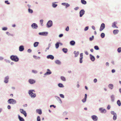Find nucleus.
<instances>
[{
  "instance_id": "nucleus-57",
  "label": "nucleus",
  "mask_w": 121,
  "mask_h": 121,
  "mask_svg": "<svg viewBox=\"0 0 121 121\" xmlns=\"http://www.w3.org/2000/svg\"><path fill=\"white\" fill-rule=\"evenodd\" d=\"M63 35V34H61L60 35H59V37H62Z\"/></svg>"
},
{
  "instance_id": "nucleus-20",
  "label": "nucleus",
  "mask_w": 121,
  "mask_h": 121,
  "mask_svg": "<svg viewBox=\"0 0 121 121\" xmlns=\"http://www.w3.org/2000/svg\"><path fill=\"white\" fill-rule=\"evenodd\" d=\"M119 32V30H113V33L114 35L117 34Z\"/></svg>"
},
{
  "instance_id": "nucleus-30",
  "label": "nucleus",
  "mask_w": 121,
  "mask_h": 121,
  "mask_svg": "<svg viewBox=\"0 0 121 121\" xmlns=\"http://www.w3.org/2000/svg\"><path fill=\"white\" fill-rule=\"evenodd\" d=\"M62 50L64 52L66 53L67 52L68 49L67 48H64L62 49Z\"/></svg>"
},
{
  "instance_id": "nucleus-60",
  "label": "nucleus",
  "mask_w": 121,
  "mask_h": 121,
  "mask_svg": "<svg viewBox=\"0 0 121 121\" xmlns=\"http://www.w3.org/2000/svg\"><path fill=\"white\" fill-rule=\"evenodd\" d=\"M106 64L107 66H109V63L108 62H107L106 63Z\"/></svg>"
},
{
  "instance_id": "nucleus-43",
  "label": "nucleus",
  "mask_w": 121,
  "mask_h": 121,
  "mask_svg": "<svg viewBox=\"0 0 121 121\" xmlns=\"http://www.w3.org/2000/svg\"><path fill=\"white\" fill-rule=\"evenodd\" d=\"M117 51L119 52H121V48H119L117 49Z\"/></svg>"
},
{
  "instance_id": "nucleus-46",
  "label": "nucleus",
  "mask_w": 121,
  "mask_h": 121,
  "mask_svg": "<svg viewBox=\"0 0 121 121\" xmlns=\"http://www.w3.org/2000/svg\"><path fill=\"white\" fill-rule=\"evenodd\" d=\"M60 97L62 98H64V95L62 94H60Z\"/></svg>"
},
{
  "instance_id": "nucleus-52",
  "label": "nucleus",
  "mask_w": 121,
  "mask_h": 121,
  "mask_svg": "<svg viewBox=\"0 0 121 121\" xmlns=\"http://www.w3.org/2000/svg\"><path fill=\"white\" fill-rule=\"evenodd\" d=\"M111 113L112 114H113L114 115V114H116L113 111H111Z\"/></svg>"
},
{
  "instance_id": "nucleus-26",
  "label": "nucleus",
  "mask_w": 121,
  "mask_h": 121,
  "mask_svg": "<svg viewBox=\"0 0 121 121\" xmlns=\"http://www.w3.org/2000/svg\"><path fill=\"white\" fill-rule=\"evenodd\" d=\"M39 42H35L34 44V47H37L39 44Z\"/></svg>"
},
{
  "instance_id": "nucleus-1",
  "label": "nucleus",
  "mask_w": 121,
  "mask_h": 121,
  "mask_svg": "<svg viewBox=\"0 0 121 121\" xmlns=\"http://www.w3.org/2000/svg\"><path fill=\"white\" fill-rule=\"evenodd\" d=\"M10 58L12 60L15 61H17L19 60L18 58L16 56H11L10 57Z\"/></svg>"
},
{
  "instance_id": "nucleus-41",
  "label": "nucleus",
  "mask_w": 121,
  "mask_h": 121,
  "mask_svg": "<svg viewBox=\"0 0 121 121\" xmlns=\"http://www.w3.org/2000/svg\"><path fill=\"white\" fill-rule=\"evenodd\" d=\"M56 47V48H57L59 47V43H57L55 44Z\"/></svg>"
},
{
  "instance_id": "nucleus-24",
  "label": "nucleus",
  "mask_w": 121,
  "mask_h": 121,
  "mask_svg": "<svg viewBox=\"0 0 121 121\" xmlns=\"http://www.w3.org/2000/svg\"><path fill=\"white\" fill-rule=\"evenodd\" d=\"M18 118L20 121H24V120L23 118L21 117L19 115H18Z\"/></svg>"
},
{
  "instance_id": "nucleus-21",
  "label": "nucleus",
  "mask_w": 121,
  "mask_h": 121,
  "mask_svg": "<svg viewBox=\"0 0 121 121\" xmlns=\"http://www.w3.org/2000/svg\"><path fill=\"white\" fill-rule=\"evenodd\" d=\"M36 112L39 114H41L42 112L41 110L39 109H37L36 110Z\"/></svg>"
},
{
  "instance_id": "nucleus-19",
  "label": "nucleus",
  "mask_w": 121,
  "mask_h": 121,
  "mask_svg": "<svg viewBox=\"0 0 121 121\" xmlns=\"http://www.w3.org/2000/svg\"><path fill=\"white\" fill-rule=\"evenodd\" d=\"M24 50V47L23 46H21L19 47V50L20 51H22Z\"/></svg>"
},
{
  "instance_id": "nucleus-16",
  "label": "nucleus",
  "mask_w": 121,
  "mask_h": 121,
  "mask_svg": "<svg viewBox=\"0 0 121 121\" xmlns=\"http://www.w3.org/2000/svg\"><path fill=\"white\" fill-rule=\"evenodd\" d=\"M90 56L91 60L93 61H94L95 60V57L91 54H90Z\"/></svg>"
},
{
  "instance_id": "nucleus-13",
  "label": "nucleus",
  "mask_w": 121,
  "mask_h": 121,
  "mask_svg": "<svg viewBox=\"0 0 121 121\" xmlns=\"http://www.w3.org/2000/svg\"><path fill=\"white\" fill-rule=\"evenodd\" d=\"M47 58L48 59H50L51 60H53L54 59V56L52 55H49L47 56Z\"/></svg>"
},
{
  "instance_id": "nucleus-40",
  "label": "nucleus",
  "mask_w": 121,
  "mask_h": 121,
  "mask_svg": "<svg viewBox=\"0 0 121 121\" xmlns=\"http://www.w3.org/2000/svg\"><path fill=\"white\" fill-rule=\"evenodd\" d=\"M95 49L97 50H98L99 49V48L98 46H96L94 47Z\"/></svg>"
},
{
  "instance_id": "nucleus-18",
  "label": "nucleus",
  "mask_w": 121,
  "mask_h": 121,
  "mask_svg": "<svg viewBox=\"0 0 121 121\" xmlns=\"http://www.w3.org/2000/svg\"><path fill=\"white\" fill-rule=\"evenodd\" d=\"M115 22H113L112 24V27L114 28H117L118 27L117 26Z\"/></svg>"
},
{
  "instance_id": "nucleus-6",
  "label": "nucleus",
  "mask_w": 121,
  "mask_h": 121,
  "mask_svg": "<svg viewBox=\"0 0 121 121\" xmlns=\"http://www.w3.org/2000/svg\"><path fill=\"white\" fill-rule=\"evenodd\" d=\"M20 111L24 115L25 117H26L27 114L25 111H24L23 109H20Z\"/></svg>"
},
{
  "instance_id": "nucleus-12",
  "label": "nucleus",
  "mask_w": 121,
  "mask_h": 121,
  "mask_svg": "<svg viewBox=\"0 0 121 121\" xmlns=\"http://www.w3.org/2000/svg\"><path fill=\"white\" fill-rule=\"evenodd\" d=\"M29 82L30 84H32L35 83V81L34 80L30 79L29 80Z\"/></svg>"
},
{
  "instance_id": "nucleus-53",
  "label": "nucleus",
  "mask_w": 121,
  "mask_h": 121,
  "mask_svg": "<svg viewBox=\"0 0 121 121\" xmlns=\"http://www.w3.org/2000/svg\"><path fill=\"white\" fill-rule=\"evenodd\" d=\"M79 9V7H76L75 8H74V9L75 10H78Z\"/></svg>"
},
{
  "instance_id": "nucleus-10",
  "label": "nucleus",
  "mask_w": 121,
  "mask_h": 121,
  "mask_svg": "<svg viewBox=\"0 0 121 121\" xmlns=\"http://www.w3.org/2000/svg\"><path fill=\"white\" fill-rule=\"evenodd\" d=\"M99 110L100 112L102 113H105L106 112V110L104 109H103L102 108H100L99 109Z\"/></svg>"
},
{
  "instance_id": "nucleus-51",
  "label": "nucleus",
  "mask_w": 121,
  "mask_h": 121,
  "mask_svg": "<svg viewBox=\"0 0 121 121\" xmlns=\"http://www.w3.org/2000/svg\"><path fill=\"white\" fill-rule=\"evenodd\" d=\"M94 39V36H92L91 37H90V41Z\"/></svg>"
},
{
  "instance_id": "nucleus-33",
  "label": "nucleus",
  "mask_w": 121,
  "mask_h": 121,
  "mask_svg": "<svg viewBox=\"0 0 121 121\" xmlns=\"http://www.w3.org/2000/svg\"><path fill=\"white\" fill-rule=\"evenodd\" d=\"M81 1L82 4H85L86 3V1L84 0H81Z\"/></svg>"
},
{
  "instance_id": "nucleus-64",
  "label": "nucleus",
  "mask_w": 121,
  "mask_h": 121,
  "mask_svg": "<svg viewBox=\"0 0 121 121\" xmlns=\"http://www.w3.org/2000/svg\"><path fill=\"white\" fill-rule=\"evenodd\" d=\"M27 106V104H25L24 105H23V106L24 107H26Z\"/></svg>"
},
{
  "instance_id": "nucleus-50",
  "label": "nucleus",
  "mask_w": 121,
  "mask_h": 121,
  "mask_svg": "<svg viewBox=\"0 0 121 121\" xmlns=\"http://www.w3.org/2000/svg\"><path fill=\"white\" fill-rule=\"evenodd\" d=\"M5 3L8 4H10V3L8 2V0L5 1Z\"/></svg>"
},
{
  "instance_id": "nucleus-8",
  "label": "nucleus",
  "mask_w": 121,
  "mask_h": 121,
  "mask_svg": "<svg viewBox=\"0 0 121 121\" xmlns=\"http://www.w3.org/2000/svg\"><path fill=\"white\" fill-rule=\"evenodd\" d=\"M91 118L94 121H97L98 118L95 115H93L91 116Z\"/></svg>"
},
{
  "instance_id": "nucleus-47",
  "label": "nucleus",
  "mask_w": 121,
  "mask_h": 121,
  "mask_svg": "<svg viewBox=\"0 0 121 121\" xmlns=\"http://www.w3.org/2000/svg\"><path fill=\"white\" fill-rule=\"evenodd\" d=\"M89 28L88 26H86L85 27L84 29V30L86 31Z\"/></svg>"
},
{
  "instance_id": "nucleus-2",
  "label": "nucleus",
  "mask_w": 121,
  "mask_h": 121,
  "mask_svg": "<svg viewBox=\"0 0 121 121\" xmlns=\"http://www.w3.org/2000/svg\"><path fill=\"white\" fill-rule=\"evenodd\" d=\"M8 102L9 104H15L16 101V100L13 99H10L8 100Z\"/></svg>"
},
{
  "instance_id": "nucleus-54",
  "label": "nucleus",
  "mask_w": 121,
  "mask_h": 121,
  "mask_svg": "<svg viewBox=\"0 0 121 121\" xmlns=\"http://www.w3.org/2000/svg\"><path fill=\"white\" fill-rule=\"evenodd\" d=\"M110 108V106L108 105L107 107V108L108 109H109Z\"/></svg>"
},
{
  "instance_id": "nucleus-58",
  "label": "nucleus",
  "mask_w": 121,
  "mask_h": 121,
  "mask_svg": "<svg viewBox=\"0 0 121 121\" xmlns=\"http://www.w3.org/2000/svg\"><path fill=\"white\" fill-rule=\"evenodd\" d=\"M92 28L94 30H95V27L94 26H92Z\"/></svg>"
},
{
  "instance_id": "nucleus-5",
  "label": "nucleus",
  "mask_w": 121,
  "mask_h": 121,
  "mask_svg": "<svg viewBox=\"0 0 121 121\" xmlns=\"http://www.w3.org/2000/svg\"><path fill=\"white\" fill-rule=\"evenodd\" d=\"M105 27V24L104 23H102L101 24L99 29L100 31H102Z\"/></svg>"
},
{
  "instance_id": "nucleus-42",
  "label": "nucleus",
  "mask_w": 121,
  "mask_h": 121,
  "mask_svg": "<svg viewBox=\"0 0 121 121\" xmlns=\"http://www.w3.org/2000/svg\"><path fill=\"white\" fill-rule=\"evenodd\" d=\"M28 11L29 13H32L33 12V10L29 8L28 9Z\"/></svg>"
},
{
  "instance_id": "nucleus-9",
  "label": "nucleus",
  "mask_w": 121,
  "mask_h": 121,
  "mask_svg": "<svg viewBox=\"0 0 121 121\" xmlns=\"http://www.w3.org/2000/svg\"><path fill=\"white\" fill-rule=\"evenodd\" d=\"M31 26L32 28L35 29H36L38 27L37 24L35 23L32 24L31 25Z\"/></svg>"
},
{
  "instance_id": "nucleus-4",
  "label": "nucleus",
  "mask_w": 121,
  "mask_h": 121,
  "mask_svg": "<svg viewBox=\"0 0 121 121\" xmlns=\"http://www.w3.org/2000/svg\"><path fill=\"white\" fill-rule=\"evenodd\" d=\"M52 22L51 21H49L47 24V26L48 27H49L52 25Z\"/></svg>"
},
{
  "instance_id": "nucleus-31",
  "label": "nucleus",
  "mask_w": 121,
  "mask_h": 121,
  "mask_svg": "<svg viewBox=\"0 0 121 121\" xmlns=\"http://www.w3.org/2000/svg\"><path fill=\"white\" fill-rule=\"evenodd\" d=\"M55 3H52V6L53 8H55L57 6V5Z\"/></svg>"
},
{
  "instance_id": "nucleus-56",
  "label": "nucleus",
  "mask_w": 121,
  "mask_h": 121,
  "mask_svg": "<svg viewBox=\"0 0 121 121\" xmlns=\"http://www.w3.org/2000/svg\"><path fill=\"white\" fill-rule=\"evenodd\" d=\"M31 51V50L30 49H28L27 50V52H30Z\"/></svg>"
},
{
  "instance_id": "nucleus-55",
  "label": "nucleus",
  "mask_w": 121,
  "mask_h": 121,
  "mask_svg": "<svg viewBox=\"0 0 121 121\" xmlns=\"http://www.w3.org/2000/svg\"><path fill=\"white\" fill-rule=\"evenodd\" d=\"M97 79L96 78H95L94 80V82L95 83L97 82Z\"/></svg>"
},
{
  "instance_id": "nucleus-62",
  "label": "nucleus",
  "mask_w": 121,
  "mask_h": 121,
  "mask_svg": "<svg viewBox=\"0 0 121 121\" xmlns=\"http://www.w3.org/2000/svg\"><path fill=\"white\" fill-rule=\"evenodd\" d=\"M111 62L113 65L114 64V62L113 60L112 61H111Z\"/></svg>"
},
{
  "instance_id": "nucleus-61",
  "label": "nucleus",
  "mask_w": 121,
  "mask_h": 121,
  "mask_svg": "<svg viewBox=\"0 0 121 121\" xmlns=\"http://www.w3.org/2000/svg\"><path fill=\"white\" fill-rule=\"evenodd\" d=\"M32 72L33 73H36L37 72L35 70H32Z\"/></svg>"
},
{
  "instance_id": "nucleus-38",
  "label": "nucleus",
  "mask_w": 121,
  "mask_h": 121,
  "mask_svg": "<svg viewBox=\"0 0 121 121\" xmlns=\"http://www.w3.org/2000/svg\"><path fill=\"white\" fill-rule=\"evenodd\" d=\"M33 57L35 58L36 59H40V58L39 57H37L35 56H33Z\"/></svg>"
},
{
  "instance_id": "nucleus-25",
  "label": "nucleus",
  "mask_w": 121,
  "mask_h": 121,
  "mask_svg": "<svg viewBox=\"0 0 121 121\" xmlns=\"http://www.w3.org/2000/svg\"><path fill=\"white\" fill-rule=\"evenodd\" d=\"M62 5L64 6H66V7H67L69 6V4L67 3H62Z\"/></svg>"
},
{
  "instance_id": "nucleus-37",
  "label": "nucleus",
  "mask_w": 121,
  "mask_h": 121,
  "mask_svg": "<svg viewBox=\"0 0 121 121\" xmlns=\"http://www.w3.org/2000/svg\"><path fill=\"white\" fill-rule=\"evenodd\" d=\"M61 79L63 81H65V78L63 76H61Z\"/></svg>"
},
{
  "instance_id": "nucleus-17",
  "label": "nucleus",
  "mask_w": 121,
  "mask_h": 121,
  "mask_svg": "<svg viewBox=\"0 0 121 121\" xmlns=\"http://www.w3.org/2000/svg\"><path fill=\"white\" fill-rule=\"evenodd\" d=\"M87 98V95L86 94H85V96L84 98L82 100V101L84 103L86 101V99Z\"/></svg>"
},
{
  "instance_id": "nucleus-45",
  "label": "nucleus",
  "mask_w": 121,
  "mask_h": 121,
  "mask_svg": "<svg viewBox=\"0 0 121 121\" xmlns=\"http://www.w3.org/2000/svg\"><path fill=\"white\" fill-rule=\"evenodd\" d=\"M37 121H40V118L39 116H38L37 118Z\"/></svg>"
},
{
  "instance_id": "nucleus-14",
  "label": "nucleus",
  "mask_w": 121,
  "mask_h": 121,
  "mask_svg": "<svg viewBox=\"0 0 121 121\" xmlns=\"http://www.w3.org/2000/svg\"><path fill=\"white\" fill-rule=\"evenodd\" d=\"M39 35L46 36L48 34V33L47 32H43L41 33H39Z\"/></svg>"
},
{
  "instance_id": "nucleus-44",
  "label": "nucleus",
  "mask_w": 121,
  "mask_h": 121,
  "mask_svg": "<svg viewBox=\"0 0 121 121\" xmlns=\"http://www.w3.org/2000/svg\"><path fill=\"white\" fill-rule=\"evenodd\" d=\"M40 22L41 23V25L42 26H43V20L42 19L41 20H40Z\"/></svg>"
},
{
  "instance_id": "nucleus-36",
  "label": "nucleus",
  "mask_w": 121,
  "mask_h": 121,
  "mask_svg": "<svg viewBox=\"0 0 121 121\" xmlns=\"http://www.w3.org/2000/svg\"><path fill=\"white\" fill-rule=\"evenodd\" d=\"M58 86L60 87H64L63 85L62 84L60 83H59L58 84Z\"/></svg>"
},
{
  "instance_id": "nucleus-23",
  "label": "nucleus",
  "mask_w": 121,
  "mask_h": 121,
  "mask_svg": "<svg viewBox=\"0 0 121 121\" xmlns=\"http://www.w3.org/2000/svg\"><path fill=\"white\" fill-rule=\"evenodd\" d=\"M74 53L75 55V57H77L79 54V52H78L74 51Z\"/></svg>"
},
{
  "instance_id": "nucleus-32",
  "label": "nucleus",
  "mask_w": 121,
  "mask_h": 121,
  "mask_svg": "<svg viewBox=\"0 0 121 121\" xmlns=\"http://www.w3.org/2000/svg\"><path fill=\"white\" fill-rule=\"evenodd\" d=\"M55 63L58 65H60L61 64V62L58 60H57L55 61Z\"/></svg>"
},
{
  "instance_id": "nucleus-34",
  "label": "nucleus",
  "mask_w": 121,
  "mask_h": 121,
  "mask_svg": "<svg viewBox=\"0 0 121 121\" xmlns=\"http://www.w3.org/2000/svg\"><path fill=\"white\" fill-rule=\"evenodd\" d=\"M117 115L116 114H114V116L113 117V119L114 120H116L117 119Z\"/></svg>"
},
{
  "instance_id": "nucleus-15",
  "label": "nucleus",
  "mask_w": 121,
  "mask_h": 121,
  "mask_svg": "<svg viewBox=\"0 0 121 121\" xmlns=\"http://www.w3.org/2000/svg\"><path fill=\"white\" fill-rule=\"evenodd\" d=\"M9 77L8 76L6 77L5 78L4 81V82L5 83H7L8 82Z\"/></svg>"
},
{
  "instance_id": "nucleus-39",
  "label": "nucleus",
  "mask_w": 121,
  "mask_h": 121,
  "mask_svg": "<svg viewBox=\"0 0 121 121\" xmlns=\"http://www.w3.org/2000/svg\"><path fill=\"white\" fill-rule=\"evenodd\" d=\"M101 36L102 38H104L105 36V34L104 33H102L101 34Z\"/></svg>"
},
{
  "instance_id": "nucleus-22",
  "label": "nucleus",
  "mask_w": 121,
  "mask_h": 121,
  "mask_svg": "<svg viewBox=\"0 0 121 121\" xmlns=\"http://www.w3.org/2000/svg\"><path fill=\"white\" fill-rule=\"evenodd\" d=\"M48 72H47L46 73H45V75H47L48 74H49L51 73V72L49 70V69H48Z\"/></svg>"
},
{
  "instance_id": "nucleus-59",
  "label": "nucleus",
  "mask_w": 121,
  "mask_h": 121,
  "mask_svg": "<svg viewBox=\"0 0 121 121\" xmlns=\"http://www.w3.org/2000/svg\"><path fill=\"white\" fill-rule=\"evenodd\" d=\"M85 53L86 55H88V53L87 51H86L85 52Z\"/></svg>"
},
{
  "instance_id": "nucleus-27",
  "label": "nucleus",
  "mask_w": 121,
  "mask_h": 121,
  "mask_svg": "<svg viewBox=\"0 0 121 121\" xmlns=\"http://www.w3.org/2000/svg\"><path fill=\"white\" fill-rule=\"evenodd\" d=\"M108 86L109 88L111 89H112L113 88V85L112 84H109Z\"/></svg>"
},
{
  "instance_id": "nucleus-48",
  "label": "nucleus",
  "mask_w": 121,
  "mask_h": 121,
  "mask_svg": "<svg viewBox=\"0 0 121 121\" xmlns=\"http://www.w3.org/2000/svg\"><path fill=\"white\" fill-rule=\"evenodd\" d=\"M7 29V28L6 27H4L3 28L2 30H6Z\"/></svg>"
},
{
  "instance_id": "nucleus-35",
  "label": "nucleus",
  "mask_w": 121,
  "mask_h": 121,
  "mask_svg": "<svg viewBox=\"0 0 121 121\" xmlns=\"http://www.w3.org/2000/svg\"><path fill=\"white\" fill-rule=\"evenodd\" d=\"M117 104L119 106H120L121 105V103L120 101L118 100L117 101Z\"/></svg>"
},
{
  "instance_id": "nucleus-7",
  "label": "nucleus",
  "mask_w": 121,
  "mask_h": 121,
  "mask_svg": "<svg viewBox=\"0 0 121 121\" xmlns=\"http://www.w3.org/2000/svg\"><path fill=\"white\" fill-rule=\"evenodd\" d=\"M80 62L81 63L82 62V59L83 58V54L82 53H81L80 55Z\"/></svg>"
},
{
  "instance_id": "nucleus-28",
  "label": "nucleus",
  "mask_w": 121,
  "mask_h": 121,
  "mask_svg": "<svg viewBox=\"0 0 121 121\" xmlns=\"http://www.w3.org/2000/svg\"><path fill=\"white\" fill-rule=\"evenodd\" d=\"M111 101L112 102H113L114 99V96L113 95H112L111 96Z\"/></svg>"
},
{
  "instance_id": "nucleus-29",
  "label": "nucleus",
  "mask_w": 121,
  "mask_h": 121,
  "mask_svg": "<svg viewBox=\"0 0 121 121\" xmlns=\"http://www.w3.org/2000/svg\"><path fill=\"white\" fill-rule=\"evenodd\" d=\"M75 43V42L73 41H72L70 42V44L72 45H74Z\"/></svg>"
},
{
  "instance_id": "nucleus-63",
  "label": "nucleus",
  "mask_w": 121,
  "mask_h": 121,
  "mask_svg": "<svg viewBox=\"0 0 121 121\" xmlns=\"http://www.w3.org/2000/svg\"><path fill=\"white\" fill-rule=\"evenodd\" d=\"M115 70L114 69H112V73H114L115 72Z\"/></svg>"
},
{
  "instance_id": "nucleus-11",
  "label": "nucleus",
  "mask_w": 121,
  "mask_h": 121,
  "mask_svg": "<svg viewBox=\"0 0 121 121\" xmlns=\"http://www.w3.org/2000/svg\"><path fill=\"white\" fill-rule=\"evenodd\" d=\"M85 11L83 9L81 10L80 12V17H82L84 14Z\"/></svg>"
},
{
  "instance_id": "nucleus-3",
  "label": "nucleus",
  "mask_w": 121,
  "mask_h": 121,
  "mask_svg": "<svg viewBox=\"0 0 121 121\" xmlns=\"http://www.w3.org/2000/svg\"><path fill=\"white\" fill-rule=\"evenodd\" d=\"M33 90H30L29 92V94L31 96V97L33 98H35L36 96L35 94L33 92Z\"/></svg>"
},
{
  "instance_id": "nucleus-49",
  "label": "nucleus",
  "mask_w": 121,
  "mask_h": 121,
  "mask_svg": "<svg viewBox=\"0 0 121 121\" xmlns=\"http://www.w3.org/2000/svg\"><path fill=\"white\" fill-rule=\"evenodd\" d=\"M69 27L68 26L65 29V30L67 31H68L69 30Z\"/></svg>"
}]
</instances>
